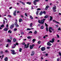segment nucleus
I'll use <instances>...</instances> for the list:
<instances>
[{
  "label": "nucleus",
  "instance_id": "1",
  "mask_svg": "<svg viewBox=\"0 0 61 61\" xmlns=\"http://www.w3.org/2000/svg\"><path fill=\"white\" fill-rule=\"evenodd\" d=\"M51 29L52 31H54V30L52 29V27H50L49 29V31L50 33H52V31L51 30Z\"/></svg>",
  "mask_w": 61,
  "mask_h": 61
},
{
  "label": "nucleus",
  "instance_id": "2",
  "mask_svg": "<svg viewBox=\"0 0 61 61\" xmlns=\"http://www.w3.org/2000/svg\"><path fill=\"white\" fill-rule=\"evenodd\" d=\"M56 6H55L54 7H53L52 8L53 11L56 12Z\"/></svg>",
  "mask_w": 61,
  "mask_h": 61
},
{
  "label": "nucleus",
  "instance_id": "3",
  "mask_svg": "<svg viewBox=\"0 0 61 61\" xmlns=\"http://www.w3.org/2000/svg\"><path fill=\"white\" fill-rule=\"evenodd\" d=\"M11 52H12L11 53L12 54H13V55H15V54H16V53L15 52V51L14 50H11Z\"/></svg>",
  "mask_w": 61,
  "mask_h": 61
},
{
  "label": "nucleus",
  "instance_id": "4",
  "mask_svg": "<svg viewBox=\"0 0 61 61\" xmlns=\"http://www.w3.org/2000/svg\"><path fill=\"white\" fill-rule=\"evenodd\" d=\"M54 41H55V39L53 38L52 39V40L51 41H50L49 42L51 43H54Z\"/></svg>",
  "mask_w": 61,
  "mask_h": 61
},
{
  "label": "nucleus",
  "instance_id": "5",
  "mask_svg": "<svg viewBox=\"0 0 61 61\" xmlns=\"http://www.w3.org/2000/svg\"><path fill=\"white\" fill-rule=\"evenodd\" d=\"M15 25L14 24H12L10 26V29H12L13 27H14Z\"/></svg>",
  "mask_w": 61,
  "mask_h": 61
},
{
  "label": "nucleus",
  "instance_id": "6",
  "mask_svg": "<svg viewBox=\"0 0 61 61\" xmlns=\"http://www.w3.org/2000/svg\"><path fill=\"white\" fill-rule=\"evenodd\" d=\"M41 51H45L46 50V48L44 47H42L41 48Z\"/></svg>",
  "mask_w": 61,
  "mask_h": 61
},
{
  "label": "nucleus",
  "instance_id": "7",
  "mask_svg": "<svg viewBox=\"0 0 61 61\" xmlns=\"http://www.w3.org/2000/svg\"><path fill=\"white\" fill-rule=\"evenodd\" d=\"M47 44V45H48V46H51V44L50 43V42H48Z\"/></svg>",
  "mask_w": 61,
  "mask_h": 61
},
{
  "label": "nucleus",
  "instance_id": "8",
  "mask_svg": "<svg viewBox=\"0 0 61 61\" xmlns=\"http://www.w3.org/2000/svg\"><path fill=\"white\" fill-rule=\"evenodd\" d=\"M45 21H43V20H42L41 21V24H43L44 23Z\"/></svg>",
  "mask_w": 61,
  "mask_h": 61
},
{
  "label": "nucleus",
  "instance_id": "9",
  "mask_svg": "<svg viewBox=\"0 0 61 61\" xmlns=\"http://www.w3.org/2000/svg\"><path fill=\"white\" fill-rule=\"evenodd\" d=\"M16 10H15L14 11V12L13 13V15L14 16H16Z\"/></svg>",
  "mask_w": 61,
  "mask_h": 61
},
{
  "label": "nucleus",
  "instance_id": "10",
  "mask_svg": "<svg viewBox=\"0 0 61 61\" xmlns=\"http://www.w3.org/2000/svg\"><path fill=\"white\" fill-rule=\"evenodd\" d=\"M32 54L31 55V56H33L35 54V51H33L32 52Z\"/></svg>",
  "mask_w": 61,
  "mask_h": 61
},
{
  "label": "nucleus",
  "instance_id": "11",
  "mask_svg": "<svg viewBox=\"0 0 61 61\" xmlns=\"http://www.w3.org/2000/svg\"><path fill=\"white\" fill-rule=\"evenodd\" d=\"M4 60L5 61H8V58L7 57L5 58L4 59Z\"/></svg>",
  "mask_w": 61,
  "mask_h": 61
},
{
  "label": "nucleus",
  "instance_id": "12",
  "mask_svg": "<svg viewBox=\"0 0 61 61\" xmlns=\"http://www.w3.org/2000/svg\"><path fill=\"white\" fill-rule=\"evenodd\" d=\"M16 46V44H14V46L12 47V48H15V47Z\"/></svg>",
  "mask_w": 61,
  "mask_h": 61
},
{
  "label": "nucleus",
  "instance_id": "13",
  "mask_svg": "<svg viewBox=\"0 0 61 61\" xmlns=\"http://www.w3.org/2000/svg\"><path fill=\"white\" fill-rule=\"evenodd\" d=\"M50 7L49 5H47L46 7V10H47L48 8H49Z\"/></svg>",
  "mask_w": 61,
  "mask_h": 61
},
{
  "label": "nucleus",
  "instance_id": "14",
  "mask_svg": "<svg viewBox=\"0 0 61 61\" xmlns=\"http://www.w3.org/2000/svg\"><path fill=\"white\" fill-rule=\"evenodd\" d=\"M8 28H5L4 29V30L5 31H6L8 30Z\"/></svg>",
  "mask_w": 61,
  "mask_h": 61
},
{
  "label": "nucleus",
  "instance_id": "15",
  "mask_svg": "<svg viewBox=\"0 0 61 61\" xmlns=\"http://www.w3.org/2000/svg\"><path fill=\"white\" fill-rule=\"evenodd\" d=\"M36 2H37V1H36V0L34 1L33 2V3H34V4L35 5H36Z\"/></svg>",
  "mask_w": 61,
  "mask_h": 61
},
{
  "label": "nucleus",
  "instance_id": "16",
  "mask_svg": "<svg viewBox=\"0 0 61 61\" xmlns=\"http://www.w3.org/2000/svg\"><path fill=\"white\" fill-rule=\"evenodd\" d=\"M48 17V15H46L45 16L44 18H47Z\"/></svg>",
  "mask_w": 61,
  "mask_h": 61
},
{
  "label": "nucleus",
  "instance_id": "17",
  "mask_svg": "<svg viewBox=\"0 0 61 61\" xmlns=\"http://www.w3.org/2000/svg\"><path fill=\"white\" fill-rule=\"evenodd\" d=\"M11 40H9L8 39H7V42H9V43H10L11 42Z\"/></svg>",
  "mask_w": 61,
  "mask_h": 61
},
{
  "label": "nucleus",
  "instance_id": "18",
  "mask_svg": "<svg viewBox=\"0 0 61 61\" xmlns=\"http://www.w3.org/2000/svg\"><path fill=\"white\" fill-rule=\"evenodd\" d=\"M32 25H33L32 23H31L30 24V27H31V28H32V27H33V26H32Z\"/></svg>",
  "mask_w": 61,
  "mask_h": 61
},
{
  "label": "nucleus",
  "instance_id": "19",
  "mask_svg": "<svg viewBox=\"0 0 61 61\" xmlns=\"http://www.w3.org/2000/svg\"><path fill=\"white\" fill-rule=\"evenodd\" d=\"M22 49L21 48H20L19 49V52H22Z\"/></svg>",
  "mask_w": 61,
  "mask_h": 61
},
{
  "label": "nucleus",
  "instance_id": "20",
  "mask_svg": "<svg viewBox=\"0 0 61 61\" xmlns=\"http://www.w3.org/2000/svg\"><path fill=\"white\" fill-rule=\"evenodd\" d=\"M3 54V51H1L0 52V55H2V54Z\"/></svg>",
  "mask_w": 61,
  "mask_h": 61
},
{
  "label": "nucleus",
  "instance_id": "21",
  "mask_svg": "<svg viewBox=\"0 0 61 61\" xmlns=\"http://www.w3.org/2000/svg\"><path fill=\"white\" fill-rule=\"evenodd\" d=\"M36 40L35 39H33L32 41L33 42V43H35V42L36 41Z\"/></svg>",
  "mask_w": 61,
  "mask_h": 61
},
{
  "label": "nucleus",
  "instance_id": "22",
  "mask_svg": "<svg viewBox=\"0 0 61 61\" xmlns=\"http://www.w3.org/2000/svg\"><path fill=\"white\" fill-rule=\"evenodd\" d=\"M22 19H20V20H19V22H20H20H22Z\"/></svg>",
  "mask_w": 61,
  "mask_h": 61
},
{
  "label": "nucleus",
  "instance_id": "23",
  "mask_svg": "<svg viewBox=\"0 0 61 61\" xmlns=\"http://www.w3.org/2000/svg\"><path fill=\"white\" fill-rule=\"evenodd\" d=\"M43 11L41 12L40 13V15H42V14H43Z\"/></svg>",
  "mask_w": 61,
  "mask_h": 61
},
{
  "label": "nucleus",
  "instance_id": "24",
  "mask_svg": "<svg viewBox=\"0 0 61 61\" xmlns=\"http://www.w3.org/2000/svg\"><path fill=\"white\" fill-rule=\"evenodd\" d=\"M50 21H52V17H51V16H50Z\"/></svg>",
  "mask_w": 61,
  "mask_h": 61
},
{
  "label": "nucleus",
  "instance_id": "25",
  "mask_svg": "<svg viewBox=\"0 0 61 61\" xmlns=\"http://www.w3.org/2000/svg\"><path fill=\"white\" fill-rule=\"evenodd\" d=\"M46 30L47 32H48V27H46Z\"/></svg>",
  "mask_w": 61,
  "mask_h": 61
},
{
  "label": "nucleus",
  "instance_id": "26",
  "mask_svg": "<svg viewBox=\"0 0 61 61\" xmlns=\"http://www.w3.org/2000/svg\"><path fill=\"white\" fill-rule=\"evenodd\" d=\"M12 33V31H11V30H10L8 31V33Z\"/></svg>",
  "mask_w": 61,
  "mask_h": 61
},
{
  "label": "nucleus",
  "instance_id": "27",
  "mask_svg": "<svg viewBox=\"0 0 61 61\" xmlns=\"http://www.w3.org/2000/svg\"><path fill=\"white\" fill-rule=\"evenodd\" d=\"M13 42H15L16 41V39L15 38H14L13 39Z\"/></svg>",
  "mask_w": 61,
  "mask_h": 61
},
{
  "label": "nucleus",
  "instance_id": "28",
  "mask_svg": "<svg viewBox=\"0 0 61 61\" xmlns=\"http://www.w3.org/2000/svg\"><path fill=\"white\" fill-rule=\"evenodd\" d=\"M30 49H32L33 48V47L32 46H30Z\"/></svg>",
  "mask_w": 61,
  "mask_h": 61
},
{
  "label": "nucleus",
  "instance_id": "29",
  "mask_svg": "<svg viewBox=\"0 0 61 61\" xmlns=\"http://www.w3.org/2000/svg\"><path fill=\"white\" fill-rule=\"evenodd\" d=\"M38 13H39V12H38V11H36V14L37 15H38Z\"/></svg>",
  "mask_w": 61,
  "mask_h": 61
},
{
  "label": "nucleus",
  "instance_id": "30",
  "mask_svg": "<svg viewBox=\"0 0 61 61\" xmlns=\"http://www.w3.org/2000/svg\"><path fill=\"white\" fill-rule=\"evenodd\" d=\"M41 41H39L38 42V43L39 44H41Z\"/></svg>",
  "mask_w": 61,
  "mask_h": 61
},
{
  "label": "nucleus",
  "instance_id": "31",
  "mask_svg": "<svg viewBox=\"0 0 61 61\" xmlns=\"http://www.w3.org/2000/svg\"><path fill=\"white\" fill-rule=\"evenodd\" d=\"M31 30L29 28H27V29H26V30L27 31H28V30Z\"/></svg>",
  "mask_w": 61,
  "mask_h": 61
},
{
  "label": "nucleus",
  "instance_id": "32",
  "mask_svg": "<svg viewBox=\"0 0 61 61\" xmlns=\"http://www.w3.org/2000/svg\"><path fill=\"white\" fill-rule=\"evenodd\" d=\"M0 26L1 27H4V25H1Z\"/></svg>",
  "mask_w": 61,
  "mask_h": 61
},
{
  "label": "nucleus",
  "instance_id": "33",
  "mask_svg": "<svg viewBox=\"0 0 61 61\" xmlns=\"http://www.w3.org/2000/svg\"><path fill=\"white\" fill-rule=\"evenodd\" d=\"M15 26L17 27H19V25H18V24H17V25H15Z\"/></svg>",
  "mask_w": 61,
  "mask_h": 61
},
{
  "label": "nucleus",
  "instance_id": "34",
  "mask_svg": "<svg viewBox=\"0 0 61 61\" xmlns=\"http://www.w3.org/2000/svg\"><path fill=\"white\" fill-rule=\"evenodd\" d=\"M27 4H29V5H30V4H31V3H30L29 2H27Z\"/></svg>",
  "mask_w": 61,
  "mask_h": 61
},
{
  "label": "nucleus",
  "instance_id": "35",
  "mask_svg": "<svg viewBox=\"0 0 61 61\" xmlns=\"http://www.w3.org/2000/svg\"><path fill=\"white\" fill-rule=\"evenodd\" d=\"M38 22L40 24H41V21H40V20H38Z\"/></svg>",
  "mask_w": 61,
  "mask_h": 61
},
{
  "label": "nucleus",
  "instance_id": "36",
  "mask_svg": "<svg viewBox=\"0 0 61 61\" xmlns=\"http://www.w3.org/2000/svg\"><path fill=\"white\" fill-rule=\"evenodd\" d=\"M51 47L50 46H48L47 47V49H50V48Z\"/></svg>",
  "mask_w": 61,
  "mask_h": 61
},
{
  "label": "nucleus",
  "instance_id": "37",
  "mask_svg": "<svg viewBox=\"0 0 61 61\" xmlns=\"http://www.w3.org/2000/svg\"><path fill=\"white\" fill-rule=\"evenodd\" d=\"M28 39H30L31 38V37L30 36L27 37Z\"/></svg>",
  "mask_w": 61,
  "mask_h": 61
},
{
  "label": "nucleus",
  "instance_id": "38",
  "mask_svg": "<svg viewBox=\"0 0 61 61\" xmlns=\"http://www.w3.org/2000/svg\"><path fill=\"white\" fill-rule=\"evenodd\" d=\"M30 18L31 19H33V17H32V16H31V15L30 16Z\"/></svg>",
  "mask_w": 61,
  "mask_h": 61
},
{
  "label": "nucleus",
  "instance_id": "39",
  "mask_svg": "<svg viewBox=\"0 0 61 61\" xmlns=\"http://www.w3.org/2000/svg\"><path fill=\"white\" fill-rule=\"evenodd\" d=\"M37 33V31L36 30H35L34 32V33L36 34Z\"/></svg>",
  "mask_w": 61,
  "mask_h": 61
},
{
  "label": "nucleus",
  "instance_id": "40",
  "mask_svg": "<svg viewBox=\"0 0 61 61\" xmlns=\"http://www.w3.org/2000/svg\"><path fill=\"white\" fill-rule=\"evenodd\" d=\"M21 4H23V5H25V3L23 2H22V3H21Z\"/></svg>",
  "mask_w": 61,
  "mask_h": 61
},
{
  "label": "nucleus",
  "instance_id": "41",
  "mask_svg": "<svg viewBox=\"0 0 61 61\" xmlns=\"http://www.w3.org/2000/svg\"><path fill=\"white\" fill-rule=\"evenodd\" d=\"M21 35H24V33L23 32H21Z\"/></svg>",
  "mask_w": 61,
  "mask_h": 61
},
{
  "label": "nucleus",
  "instance_id": "42",
  "mask_svg": "<svg viewBox=\"0 0 61 61\" xmlns=\"http://www.w3.org/2000/svg\"><path fill=\"white\" fill-rule=\"evenodd\" d=\"M17 30V29H16V28H15L14 29V31H16Z\"/></svg>",
  "mask_w": 61,
  "mask_h": 61
},
{
  "label": "nucleus",
  "instance_id": "43",
  "mask_svg": "<svg viewBox=\"0 0 61 61\" xmlns=\"http://www.w3.org/2000/svg\"><path fill=\"white\" fill-rule=\"evenodd\" d=\"M59 54L60 56H61V52H59Z\"/></svg>",
  "mask_w": 61,
  "mask_h": 61
},
{
  "label": "nucleus",
  "instance_id": "44",
  "mask_svg": "<svg viewBox=\"0 0 61 61\" xmlns=\"http://www.w3.org/2000/svg\"><path fill=\"white\" fill-rule=\"evenodd\" d=\"M22 45H25V42H23L22 43Z\"/></svg>",
  "mask_w": 61,
  "mask_h": 61
},
{
  "label": "nucleus",
  "instance_id": "45",
  "mask_svg": "<svg viewBox=\"0 0 61 61\" xmlns=\"http://www.w3.org/2000/svg\"><path fill=\"white\" fill-rule=\"evenodd\" d=\"M41 29H44V27L43 26H42L41 27Z\"/></svg>",
  "mask_w": 61,
  "mask_h": 61
},
{
  "label": "nucleus",
  "instance_id": "46",
  "mask_svg": "<svg viewBox=\"0 0 61 61\" xmlns=\"http://www.w3.org/2000/svg\"><path fill=\"white\" fill-rule=\"evenodd\" d=\"M8 51L7 50H5V52H6V53H7V52H8Z\"/></svg>",
  "mask_w": 61,
  "mask_h": 61
},
{
  "label": "nucleus",
  "instance_id": "47",
  "mask_svg": "<svg viewBox=\"0 0 61 61\" xmlns=\"http://www.w3.org/2000/svg\"><path fill=\"white\" fill-rule=\"evenodd\" d=\"M57 37L58 38H59V35H58V34L57 35Z\"/></svg>",
  "mask_w": 61,
  "mask_h": 61
},
{
  "label": "nucleus",
  "instance_id": "48",
  "mask_svg": "<svg viewBox=\"0 0 61 61\" xmlns=\"http://www.w3.org/2000/svg\"><path fill=\"white\" fill-rule=\"evenodd\" d=\"M45 25H46V26H48V25H47V24L46 23H45Z\"/></svg>",
  "mask_w": 61,
  "mask_h": 61
},
{
  "label": "nucleus",
  "instance_id": "49",
  "mask_svg": "<svg viewBox=\"0 0 61 61\" xmlns=\"http://www.w3.org/2000/svg\"><path fill=\"white\" fill-rule=\"evenodd\" d=\"M15 25H17V23L16 22H15Z\"/></svg>",
  "mask_w": 61,
  "mask_h": 61
},
{
  "label": "nucleus",
  "instance_id": "50",
  "mask_svg": "<svg viewBox=\"0 0 61 61\" xmlns=\"http://www.w3.org/2000/svg\"><path fill=\"white\" fill-rule=\"evenodd\" d=\"M16 45H17V46H18V43H16Z\"/></svg>",
  "mask_w": 61,
  "mask_h": 61
},
{
  "label": "nucleus",
  "instance_id": "51",
  "mask_svg": "<svg viewBox=\"0 0 61 61\" xmlns=\"http://www.w3.org/2000/svg\"><path fill=\"white\" fill-rule=\"evenodd\" d=\"M3 24H5V20H3Z\"/></svg>",
  "mask_w": 61,
  "mask_h": 61
},
{
  "label": "nucleus",
  "instance_id": "52",
  "mask_svg": "<svg viewBox=\"0 0 61 61\" xmlns=\"http://www.w3.org/2000/svg\"><path fill=\"white\" fill-rule=\"evenodd\" d=\"M41 10V9L39 8L37 9V10Z\"/></svg>",
  "mask_w": 61,
  "mask_h": 61
},
{
  "label": "nucleus",
  "instance_id": "53",
  "mask_svg": "<svg viewBox=\"0 0 61 61\" xmlns=\"http://www.w3.org/2000/svg\"><path fill=\"white\" fill-rule=\"evenodd\" d=\"M8 16L9 17H11V16L10 15H8Z\"/></svg>",
  "mask_w": 61,
  "mask_h": 61
},
{
  "label": "nucleus",
  "instance_id": "54",
  "mask_svg": "<svg viewBox=\"0 0 61 61\" xmlns=\"http://www.w3.org/2000/svg\"><path fill=\"white\" fill-rule=\"evenodd\" d=\"M29 33H31V34H32V31H30Z\"/></svg>",
  "mask_w": 61,
  "mask_h": 61
},
{
  "label": "nucleus",
  "instance_id": "55",
  "mask_svg": "<svg viewBox=\"0 0 61 61\" xmlns=\"http://www.w3.org/2000/svg\"><path fill=\"white\" fill-rule=\"evenodd\" d=\"M59 59H60L59 58H58L57 59V61H59Z\"/></svg>",
  "mask_w": 61,
  "mask_h": 61
},
{
  "label": "nucleus",
  "instance_id": "56",
  "mask_svg": "<svg viewBox=\"0 0 61 61\" xmlns=\"http://www.w3.org/2000/svg\"><path fill=\"white\" fill-rule=\"evenodd\" d=\"M25 15L26 16H27V14L26 13H25Z\"/></svg>",
  "mask_w": 61,
  "mask_h": 61
},
{
  "label": "nucleus",
  "instance_id": "57",
  "mask_svg": "<svg viewBox=\"0 0 61 61\" xmlns=\"http://www.w3.org/2000/svg\"><path fill=\"white\" fill-rule=\"evenodd\" d=\"M1 56L2 58H3V57L4 56V55H2Z\"/></svg>",
  "mask_w": 61,
  "mask_h": 61
},
{
  "label": "nucleus",
  "instance_id": "58",
  "mask_svg": "<svg viewBox=\"0 0 61 61\" xmlns=\"http://www.w3.org/2000/svg\"><path fill=\"white\" fill-rule=\"evenodd\" d=\"M45 55L46 56H48V54L47 53H46L45 54Z\"/></svg>",
  "mask_w": 61,
  "mask_h": 61
},
{
  "label": "nucleus",
  "instance_id": "59",
  "mask_svg": "<svg viewBox=\"0 0 61 61\" xmlns=\"http://www.w3.org/2000/svg\"><path fill=\"white\" fill-rule=\"evenodd\" d=\"M43 14H45L46 13V12L45 11H43Z\"/></svg>",
  "mask_w": 61,
  "mask_h": 61
},
{
  "label": "nucleus",
  "instance_id": "60",
  "mask_svg": "<svg viewBox=\"0 0 61 61\" xmlns=\"http://www.w3.org/2000/svg\"><path fill=\"white\" fill-rule=\"evenodd\" d=\"M43 54H45V53H46V51H45V52H43Z\"/></svg>",
  "mask_w": 61,
  "mask_h": 61
},
{
  "label": "nucleus",
  "instance_id": "61",
  "mask_svg": "<svg viewBox=\"0 0 61 61\" xmlns=\"http://www.w3.org/2000/svg\"><path fill=\"white\" fill-rule=\"evenodd\" d=\"M56 27H58V25H56Z\"/></svg>",
  "mask_w": 61,
  "mask_h": 61
},
{
  "label": "nucleus",
  "instance_id": "62",
  "mask_svg": "<svg viewBox=\"0 0 61 61\" xmlns=\"http://www.w3.org/2000/svg\"><path fill=\"white\" fill-rule=\"evenodd\" d=\"M8 44H7V45L6 46V47H8Z\"/></svg>",
  "mask_w": 61,
  "mask_h": 61
},
{
  "label": "nucleus",
  "instance_id": "63",
  "mask_svg": "<svg viewBox=\"0 0 61 61\" xmlns=\"http://www.w3.org/2000/svg\"><path fill=\"white\" fill-rule=\"evenodd\" d=\"M6 27H8V25L7 24L6 26Z\"/></svg>",
  "mask_w": 61,
  "mask_h": 61
},
{
  "label": "nucleus",
  "instance_id": "64",
  "mask_svg": "<svg viewBox=\"0 0 61 61\" xmlns=\"http://www.w3.org/2000/svg\"><path fill=\"white\" fill-rule=\"evenodd\" d=\"M58 30H61V29H60V28H59L58 29Z\"/></svg>",
  "mask_w": 61,
  "mask_h": 61
}]
</instances>
